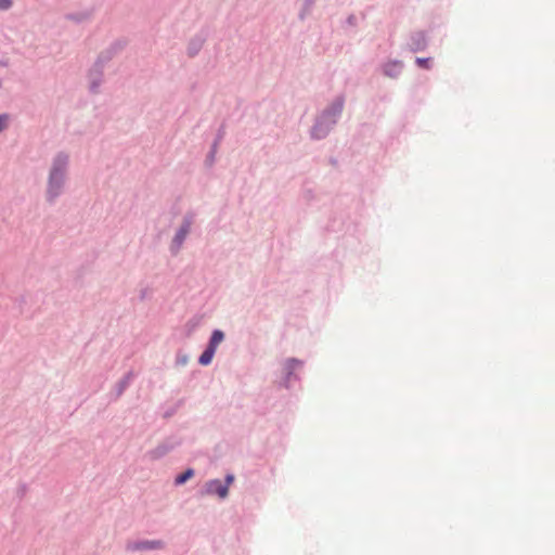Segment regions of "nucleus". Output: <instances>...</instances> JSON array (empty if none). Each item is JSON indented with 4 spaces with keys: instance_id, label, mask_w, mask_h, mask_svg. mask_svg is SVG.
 Returning <instances> with one entry per match:
<instances>
[{
    "instance_id": "nucleus-4",
    "label": "nucleus",
    "mask_w": 555,
    "mask_h": 555,
    "mask_svg": "<svg viewBox=\"0 0 555 555\" xmlns=\"http://www.w3.org/2000/svg\"><path fill=\"white\" fill-rule=\"evenodd\" d=\"M402 65L399 62L388 63L385 66V74L389 77H397L401 72Z\"/></svg>"
},
{
    "instance_id": "nucleus-12",
    "label": "nucleus",
    "mask_w": 555,
    "mask_h": 555,
    "mask_svg": "<svg viewBox=\"0 0 555 555\" xmlns=\"http://www.w3.org/2000/svg\"><path fill=\"white\" fill-rule=\"evenodd\" d=\"M428 62H429V59H421V57H418V59L416 60V63H417L420 66H423V67H427Z\"/></svg>"
},
{
    "instance_id": "nucleus-6",
    "label": "nucleus",
    "mask_w": 555,
    "mask_h": 555,
    "mask_svg": "<svg viewBox=\"0 0 555 555\" xmlns=\"http://www.w3.org/2000/svg\"><path fill=\"white\" fill-rule=\"evenodd\" d=\"M215 352L216 350L208 346L207 349L199 357V363L202 365H208L211 362Z\"/></svg>"
},
{
    "instance_id": "nucleus-7",
    "label": "nucleus",
    "mask_w": 555,
    "mask_h": 555,
    "mask_svg": "<svg viewBox=\"0 0 555 555\" xmlns=\"http://www.w3.org/2000/svg\"><path fill=\"white\" fill-rule=\"evenodd\" d=\"M194 475V470L192 468L186 469L183 474L177 476L176 483L182 485L185 481H188L190 478H192Z\"/></svg>"
},
{
    "instance_id": "nucleus-2",
    "label": "nucleus",
    "mask_w": 555,
    "mask_h": 555,
    "mask_svg": "<svg viewBox=\"0 0 555 555\" xmlns=\"http://www.w3.org/2000/svg\"><path fill=\"white\" fill-rule=\"evenodd\" d=\"M206 491L208 494H217L221 499H224L228 495V486L221 483L220 480L215 479L210 480L206 483Z\"/></svg>"
},
{
    "instance_id": "nucleus-13",
    "label": "nucleus",
    "mask_w": 555,
    "mask_h": 555,
    "mask_svg": "<svg viewBox=\"0 0 555 555\" xmlns=\"http://www.w3.org/2000/svg\"><path fill=\"white\" fill-rule=\"evenodd\" d=\"M225 480H227V485H225V486H228V487H229V485L233 482L234 477H233L232 475H228V476H227V478H225Z\"/></svg>"
},
{
    "instance_id": "nucleus-1",
    "label": "nucleus",
    "mask_w": 555,
    "mask_h": 555,
    "mask_svg": "<svg viewBox=\"0 0 555 555\" xmlns=\"http://www.w3.org/2000/svg\"><path fill=\"white\" fill-rule=\"evenodd\" d=\"M66 164L67 157L64 155H59L54 160L49 182V194L52 196H56L59 193V190L63 182V176Z\"/></svg>"
},
{
    "instance_id": "nucleus-3",
    "label": "nucleus",
    "mask_w": 555,
    "mask_h": 555,
    "mask_svg": "<svg viewBox=\"0 0 555 555\" xmlns=\"http://www.w3.org/2000/svg\"><path fill=\"white\" fill-rule=\"evenodd\" d=\"M190 228H191V221L185 220L173 238V244L177 246V248H179L182 245L185 236L188 235V233L190 231Z\"/></svg>"
},
{
    "instance_id": "nucleus-8",
    "label": "nucleus",
    "mask_w": 555,
    "mask_h": 555,
    "mask_svg": "<svg viewBox=\"0 0 555 555\" xmlns=\"http://www.w3.org/2000/svg\"><path fill=\"white\" fill-rule=\"evenodd\" d=\"M140 547L142 548H160L163 547V543L160 541H146L141 543Z\"/></svg>"
},
{
    "instance_id": "nucleus-14",
    "label": "nucleus",
    "mask_w": 555,
    "mask_h": 555,
    "mask_svg": "<svg viewBox=\"0 0 555 555\" xmlns=\"http://www.w3.org/2000/svg\"><path fill=\"white\" fill-rule=\"evenodd\" d=\"M289 363H292V364H297L298 366H300V365H301V363H300L299 361L297 362L296 360H291V361H289Z\"/></svg>"
},
{
    "instance_id": "nucleus-9",
    "label": "nucleus",
    "mask_w": 555,
    "mask_h": 555,
    "mask_svg": "<svg viewBox=\"0 0 555 555\" xmlns=\"http://www.w3.org/2000/svg\"><path fill=\"white\" fill-rule=\"evenodd\" d=\"M321 124H318L314 128H313V137L315 138H321L323 134H324V131H321Z\"/></svg>"
},
{
    "instance_id": "nucleus-10",
    "label": "nucleus",
    "mask_w": 555,
    "mask_h": 555,
    "mask_svg": "<svg viewBox=\"0 0 555 555\" xmlns=\"http://www.w3.org/2000/svg\"><path fill=\"white\" fill-rule=\"evenodd\" d=\"M12 5V0H0V10H8Z\"/></svg>"
},
{
    "instance_id": "nucleus-5",
    "label": "nucleus",
    "mask_w": 555,
    "mask_h": 555,
    "mask_svg": "<svg viewBox=\"0 0 555 555\" xmlns=\"http://www.w3.org/2000/svg\"><path fill=\"white\" fill-rule=\"evenodd\" d=\"M223 338H224V334L221 331L216 330V331H214V333L211 335L208 346L216 350L218 345L222 343Z\"/></svg>"
},
{
    "instance_id": "nucleus-11",
    "label": "nucleus",
    "mask_w": 555,
    "mask_h": 555,
    "mask_svg": "<svg viewBox=\"0 0 555 555\" xmlns=\"http://www.w3.org/2000/svg\"><path fill=\"white\" fill-rule=\"evenodd\" d=\"M7 124H8V116L7 115L0 116V131H2L7 127Z\"/></svg>"
}]
</instances>
